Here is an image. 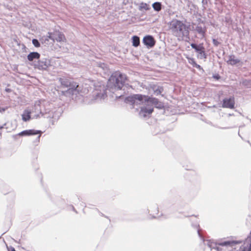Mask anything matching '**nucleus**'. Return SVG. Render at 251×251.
<instances>
[{
  "label": "nucleus",
  "mask_w": 251,
  "mask_h": 251,
  "mask_svg": "<svg viewBox=\"0 0 251 251\" xmlns=\"http://www.w3.org/2000/svg\"><path fill=\"white\" fill-rule=\"evenodd\" d=\"M201 3L203 9H205V6L207 4V0H202Z\"/></svg>",
  "instance_id": "nucleus-25"
},
{
  "label": "nucleus",
  "mask_w": 251,
  "mask_h": 251,
  "mask_svg": "<svg viewBox=\"0 0 251 251\" xmlns=\"http://www.w3.org/2000/svg\"><path fill=\"white\" fill-rule=\"evenodd\" d=\"M5 91L7 92H11V89H9V88H6L5 89Z\"/></svg>",
  "instance_id": "nucleus-31"
},
{
  "label": "nucleus",
  "mask_w": 251,
  "mask_h": 251,
  "mask_svg": "<svg viewBox=\"0 0 251 251\" xmlns=\"http://www.w3.org/2000/svg\"><path fill=\"white\" fill-rule=\"evenodd\" d=\"M169 27L173 34L179 39L189 38L188 28L181 21L174 19L170 22Z\"/></svg>",
  "instance_id": "nucleus-1"
},
{
  "label": "nucleus",
  "mask_w": 251,
  "mask_h": 251,
  "mask_svg": "<svg viewBox=\"0 0 251 251\" xmlns=\"http://www.w3.org/2000/svg\"><path fill=\"white\" fill-rule=\"evenodd\" d=\"M143 43L148 47V48H152L155 44V41L153 37L151 35H147L145 36L143 40Z\"/></svg>",
  "instance_id": "nucleus-7"
},
{
  "label": "nucleus",
  "mask_w": 251,
  "mask_h": 251,
  "mask_svg": "<svg viewBox=\"0 0 251 251\" xmlns=\"http://www.w3.org/2000/svg\"><path fill=\"white\" fill-rule=\"evenodd\" d=\"M59 81L61 85L64 87H69V85H71V80L65 77L59 78Z\"/></svg>",
  "instance_id": "nucleus-15"
},
{
  "label": "nucleus",
  "mask_w": 251,
  "mask_h": 251,
  "mask_svg": "<svg viewBox=\"0 0 251 251\" xmlns=\"http://www.w3.org/2000/svg\"><path fill=\"white\" fill-rule=\"evenodd\" d=\"M32 44L35 47H39L40 46V44L37 39H34L32 40Z\"/></svg>",
  "instance_id": "nucleus-24"
},
{
  "label": "nucleus",
  "mask_w": 251,
  "mask_h": 251,
  "mask_svg": "<svg viewBox=\"0 0 251 251\" xmlns=\"http://www.w3.org/2000/svg\"><path fill=\"white\" fill-rule=\"evenodd\" d=\"M41 133L42 132L40 130L29 129L23 131L22 132L19 133L18 135L20 136H29L31 135L39 134V135L37 137L38 140H39Z\"/></svg>",
  "instance_id": "nucleus-9"
},
{
  "label": "nucleus",
  "mask_w": 251,
  "mask_h": 251,
  "mask_svg": "<svg viewBox=\"0 0 251 251\" xmlns=\"http://www.w3.org/2000/svg\"><path fill=\"white\" fill-rule=\"evenodd\" d=\"M191 46L193 49H195L196 51L198 52L201 57H204V58H205L204 48L201 44L197 45L196 44L192 43L191 44Z\"/></svg>",
  "instance_id": "nucleus-10"
},
{
  "label": "nucleus",
  "mask_w": 251,
  "mask_h": 251,
  "mask_svg": "<svg viewBox=\"0 0 251 251\" xmlns=\"http://www.w3.org/2000/svg\"><path fill=\"white\" fill-rule=\"evenodd\" d=\"M147 100L148 96L140 94H135L127 97L126 99V102L130 103L132 105V108L138 109V108L135 107V106L143 105V106H147Z\"/></svg>",
  "instance_id": "nucleus-4"
},
{
  "label": "nucleus",
  "mask_w": 251,
  "mask_h": 251,
  "mask_svg": "<svg viewBox=\"0 0 251 251\" xmlns=\"http://www.w3.org/2000/svg\"><path fill=\"white\" fill-rule=\"evenodd\" d=\"M40 57V54L37 52H30L27 56V59L30 61H32L34 59H38Z\"/></svg>",
  "instance_id": "nucleus-16"
},
{
  "label": "nucleus",
  "mask_w": 251,
  "mask_h": 251,
  "mask_svg": "<svg viewBox=\"0 0 251 251\" xmlns=\"http://www.w3.org/2000/svg\"><path fill=\"white\" fill-rule=\"evenodd\" d=\"M196 67L197 68H200V66L199 65H197V64H196Z\"/></svg>",
  "instance_id": "nucleus-34"
},
{
  "label": "nucleus",
  "mask_w": 251,
  "mask_h": 251,
  "mask_svg": "<svg viewBox=\"0 0 251 251\" xmlns=\"http://www.w3.org/2000/svg\"><path fill=\"white\" fill-rule=\"evenodd\" d=\"M226 21L227 22V23H228L229 24H230L231 23V21L230 20V19H227V17H226Z\"/></svg>",
  "instance_id": "nucleus-29"
},
{
  "label": "nucleus",
  "mask_w": 251,
  "mask_h": 251,
  "mask_svg": "<svg viewBox=\"0 0 251 251\" xmlns=\"http://www.w3.org/2000/svg\"><path fill=\"white\" fill-rule=\"evenodd\" d=\"M216 249L218 251H219V247H217L216 248Z\"/></svg>",
  "instance_id": "nucleus-35"
},
{
  "label": "nucleus",
  "mask_w": 251,
  "mask_h": 251,
  "mask_svg": "<svg viewBox=\"0 0 251 251\" xmlns=\"http://www.w3.org/2000/svg\"><path fill=\"white\" fill-rule=\"evenodd\" d=\"M99 67L103 70L105 73H107L108 72V69L107 65L103 63H99L98 64Z\"/></svg>",
  "instance_id": "nucleus-22"
},
{
  "label": "nucleus",
  "mask_w": 251,
  "mask_h": 251,
  "mask_svg": "<svg viewBox=\"0 0 251 251\" xmlns=\"http://www.w3.org/2000/svg\"><path fill=\"white\" fill-rule=\"evenodd\" d=\"M152 7L154 10L159 11L161 9V4L159 2H155L152 4Z\"/></svg>",
  "instance_id": "nucleus-21"
},
{
  "label": "nucleus",
  "mask_w": 251,
  "mask_h": 251,
  "mask_svg": "<svg viewBox=\"0 0 251 251\" xmlns=\"http://www.w3.org/2000/svg\"><path fill=\"white\" fill-rule=\"evenodd\" d=\"M198 233L200 237H201V234L199 230H198Z\"/></svg>",
  "instance_id": "nucleus-33"
},
{
  "label": "nucleus",
  "mask_w": 251,
  "mask_h": 251,
  "mask_svg": "<svg viewBox=\"0 0 251 251\" xmlns=\"http://www.w3.org/2000/svg\"><path fill=\"white\" fill-rule=\"evenodd\" d=\"M241 241H227L221 242L219 244L220 246H230L233 247L236 244L241 243Z\"/></svg>",
  "instance_id": "nucleus-14"
},
{
  "label": "nucleus",
  "mask_w": 251,
  "mask_h": 251,
  "mask_svg": "<svg viewBox=\"0 0 251 251\" xmlns=\"http://www.w3.org/2000/svg\"><path fill=\"white\" fill-rule=\"evenodd\" d=\"M151 104L154 105L157 108H161L163 107L162 104L159 102L157 99L148 97L147 106H142L140 107L141 110L139 112L140 116L146 117L152 113L153 108L152 107V105H151Z\"/></svg>",
  "instance_id": "nucleus-3"
},
{
  "label": "nucleus",
  "mask_w": 251,
  "mask_h": 251,
  "mask_svg": "<svg viewBox=\"0 0 251 251\" xmlns=\"http://www.w3.org/2000/svg\"><path fill=\"white\" fill-rule=\"evenodd\" d=\"M248 81L247 80H245L243 82V84L245 85H247V83H248Z\"/></svg>",
  "instance_id": "nucleus-30"
},
{
  "label": "nucleus",
  "mask_w": 251,
  "mask_h": 251,
  "mask_svg": "<svg viewBox=\"0 0 251 251\" xmlns=\"http://www.w3.org/2000/svg\"><path fill=\"white\" fill-rule=\"evenodd\" d=\"M69 89L67 90V92L72 93V94H76V92H78L79 91V86L76 83L71 81V85L69 86Z\"/></svg>",
  "instance_id": "nucleus-11"
},
{
  "label": "nucleus",
  "mask_w": 251,
  "mask_h": 251,
  "mask_svg": "<svg viewBox=\"0 0 251 251\" xmlns=\"http://www.w3.org/2000/svg\"><path fill=\"white\" fill-rule=\"evenodd\" d=\"M140 44V38L137 36L132 37V45L135 47H138Z\"/></svg>",
  "instance_id": "nucleus-18"
},
{
  "label": "nucleus",
  "mask_w": 251,
  "mask_h": 251,
  "mask_svg": "<svg viewBox=\"0 0 251 251\" xmlns=\"http://www.w3.org/2000/svg\"><path fill=\"white\" fill-rule=\"evenodd\" d=\"M100 95H101V94H97V96L98 97H100L101 98L104 99L105 96L106 95V94L104 93H102L101 96H100Z\"/></svg>",
  "instance_id": "nucleus-27"
},
{
  "label": "nucleus",
  "mask_w": 251,
  "mask_h": 251,
  "mask_svg": "<svg viewBox=\"0 0 251 251\" xmlns=\"http://www.w3.org/2000/svg\"><path fill=\"white\" fill-rule=\"evenodd\" d=\"M213 43L216 46H218L220 44V43L215 39H213Z\"/></svg>",
  "instance_id": "nucleus-26"
},
{
  "label": "nucleus",
  "mask_w": 251,
  "mask_h": 251,
  "mask_svg": "<svg viewBox=\"0 0 251 251\" xmlns=\"http://www.w3.org/2000/svg\"><path fill=\"white\" fill-rule=\"evenodd\" d=\"M126 79V75L120 73H115L109 78L107 82V87L111 91L120 90L124 85Z\"/></svg>",
  "instance_id": "nucleus-2"
},
{
  "label": "nucleus",
  "mask_w": 251,
  "mask_h": 251,
  "mask_svg": "<svg viewBox=\"0 0 251 251\" xmlns=\"http://www.w3.org/2000/svg\"><path fill=\"white\" fill-rule=\"evenodd\" d=\"M228 58V59L227 61V63L228 64L231 65H235L237 64H239L240 65H242V62H241V60L237 58L234 55H230Z\"/></svg>",
  "instance_id": "nucleus-12"
},
{
  "label": "nucleus",
  "mask_w": 251,
  "mask_h": 251,
  "mask_svg": "<svg viewBox=\"0 0 251 251\" xmlns=\"http://www.w3.org/2000/svg\"><path fill=\"white\" fill-rule=\"evenodd\" d=\"M153 90L154 94L156 95H158L161 94V93L163 92V89L162 87L154 86L153 87Z\"/></svg>",
  "instance_id": "nucleus-19"
},
{
  "label": "nucleus",
  "mask_w": 251,
  "mask_h": 251,
  "mask_svg": "<svg viewBox=\"0 0 251 251\" xmlns=\"http://www.w3.org/2000/svg\"><path fill=\"white\" fill-rule=\"evenodd\" d=\"M7 109V107H1L0 106V113L4 112Z\"/></svg>",
  "instance_id": "nucleus-28"
},
{
  "label": "nucleus",
  "mask_w": 251,
  "mask_h": 251,
  "mask_svg": "<svg viewBox=\"0 0 251 251\" xmlns=\"http://www.w3.org/2000/svg\"><path fill=\"white\" fill-rule=\"evenodd\" d=\"M234 106V99L233 97L226 98L223 100L222 107L232 109Z\"/></svg>",
  "instance_id": "nucleus-8"
},
{
  "label": "nucleus",
  "mask_w": 251,
  "mask_h": 251,
  "mask_svg": "<svg viewBox=\"0 0 251 251\" xmlns=\"http://www.w3.org/2000/svg\"><path fill=\"white\" fill-rule=\"evenodd\" d=\"M3 127V126H0V129L2 128Z\"/></svg>",
  "instance_id": "nucleus-36"
},
{
  "label": "nucleus",
  "mask_w": 251,
  "mask_h": 251,
  "mask_svg": "<svg viewBox=\"0 0 251 251\" xmlns=\"http://www.w3.org/2000/svg\"><path fill=\"white\" fill-rule=\"evenodd\" d=\"M9 251H16L15 249L13 247H11L10 248V250H9Z\"/></svg>",
  "instance_id": "nucleus-32"
},
{
  "label": "nucleus",
  "mask_w": 251,
  "mask_h": 251,
  "mask_svg": "<svg viewBox=\"0 0 251 251\" xmlns=\"http://www.w3.org/2000/svg\"><path fill=\"white\" fill-rule=\"evenodd\" d=\"M195 30L202 36H204L205 33V30L201 26L197 25L196 27Z\"/></svg>",
  "instance_id": "nucleus-20"
},
{
  "label": "nucleus",
  "mask_w": 251,
  "mask_h": 251,
  "mask_svg": "<svg viewBox=\"0 0 251 251\" xmlns=\"http://www.w3.org/2000/svg\"><path fill=\"white\" fill-rule=\"evenodd\" d=\"M30 113L31 112L29 110H25L22 115V120L25 122L29 121L31 118Z\"/></svg>",
  "instance_id": "nucleus-17"
},
{
  "label": "nucleus",
  "mask_w": 251,
  "mask_h": 251,
  "mask_svg": "<svg viewBox=\"0 0 251 251\" xmlns=\"http://www.w3.org/2000/svg\"><path fill=\"white\" fill-rule=\"evenodd\" d=\"M34 65L35 68L39 70H46L50 66V62L49 59H43L39 60Z\"/></svg>",
  "instance_id": "nucleus-6"
},
{
  "label": "nucleus",
  "mask_w": 251,
  "mask_h": 251,
  "mask_svg": "<svg viewBox=\"0 0 251 251\" xmlns=\"http://www.w3.org/2000/svg\"><path fill=\"white\" fill-rule=\"evenodd\" d=\"M148 6L146 3L142 2L140 4V5L139 7V9L140 10H147L148 9Z\"/></svg>",
  "instance_id": "nucleus-23"
},
{
  "label": "nucleus",
  "mask_w": 251,
  "mask_h": 251,
  "mask_svg": "<svg viewBox=\"0 0 251 251\" xmlns=\"http://www.w3.org/2000/svg\"><path fill=\"white\" fill-rule=\"evenodd\" d=\"M244 246L242 251H251V231L250 235L246 239Z\"/></svg>",
  "instance_id": "nucleus-13"
},
{
  "label": "nucleus",
  "mask_w": 251,
  "mask_h": 251,
  "mask_svg": "<svg viewBox=\"0 0 251 251\" xmlns=\"http://www.w3.org/2000/svg\"><path fill=\"white\" fill-rule=\"evenodd\" d=\"M48 38L52 40L53 42H63L65 40V36L63 33L59 31H55L53 33H49Z\"/></svg>",
  "instance_id": "nucleus-5"
}]
</instances>
